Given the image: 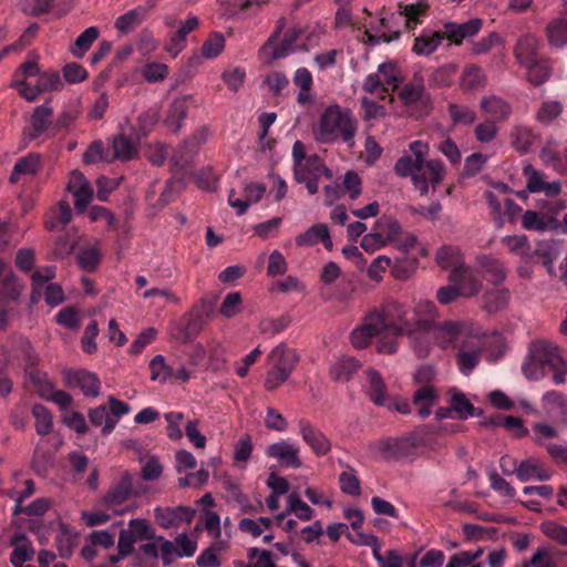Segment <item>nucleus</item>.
I'll list each match as a JSON object with an SVG mask.
<instances>
[{"label":"nucleus","mask_w":567,"mask_h":567,"mask_svg":"<svg viewBox=\"0 0 567 567\" xmlns=\"http://www.w3.org/2000/svg\"><path fill=\"white\" fill-rule=\"evenodd\" d=\"M486 76L482 68L472 64L466 66L461 75L460 85L465 91L477 90L485 83Z\"/></svg>","instance_id":"8fccbe9b"},{"label":"nucleus","mask_w":567,"mask_h":567,"mask_svg":"<svg viewBox=\"0 0 567 567\" xmlns=\"http://www.w3.org/2000/svg\"><path fill=\"white\" fill-rule=\"evenodd\" d=\"M540 48V39L532 32H525L518 37L513 54L517 63L524 66L539 60Z\"/></svg>","instance_id":"6ab92c4d"},{"label":"nucleus","mask_w":567,"mask_h":567,"mask_svg":"<svg viewBox=\"0 0 567 567\" xmlns=\"http://www.w3.org/2000/svg\"><path fill=\"white\" fill-rule=\"evenodd\" d=\"M154 528L145 518H132L127 527L120 532L117 540V555L111 556L112 563H117L134 551V546L138 540L154 538Z\"/></svg>","instance_id":"9d476101"},{"label":"nucleus","mask_w":567,"mask_h":567,"mask_svg":"<svg viewBox=\"0 0 567 567\" xmlns=\"http://www.w3.org/2000/svg\"><path fill=\"white\" fill-rule=\"evenodd\" d=\"M502 244L514 255L524 261H530L534 257L530 241L526 235H508L502 238Z\"/></svg>","instance_id":"58836bf2"},{"label":"nucleus","mask_w":567,"mask_h":567,"mask_svg":"<svg viewBox=\"0 0 567 567\" xmlns=\"http://www.w3.org/2000/svg\"><path fill=\"white\" fill-rule=\"evenodd\" d=\"M299 434L316 456H324L331 451V442L326 434L307 420L298 421Z\"/></svg>","instance_id":"f3484780"},{"label":"nucleus","mask_w":567,"mask_h":567,"mask_svg":"<svg viewBox=\"0 0 567 567\" xmlns=\"http://www.w3.org/2000/svg\"><path fill=\"white\" fill-rule=\"evenodd\" d=\"M450 405L452 406L453 412H455L461 420H466L475 415V408L464 393L456 389H452L450 390Z\"/></svg>","instance_id":"864d4df0"},{"label":"nucleus","mask_w":567,"mask_h":567,"mask_svg":"<svg viewBox=\"0 0 567 567\" xmlns=\"http://www.w3.org/2000/svg\"><path fill=\"white\" fill-rule=\"evenodd\" d=\"M266 192L262 184H249L245 187V198L235 197V190L231 189L228 196V203L231 207L237 209L238 215H243L248 209L249 205L257 203L261 199Z\"/></svg>","instance_id":"7c9ffc66"},{"label":"nucleus","mask_w":567,"mask_h":567,"mask_svg":"<svg viewBox=\"0 0 567 567\" xmlns=\"http://www.w3.org/2000/svg\"><path fill=\"white\" fill-rule=\"evenodd\" d=\"M412 155H404L395 164V173L402 177L411 176L415 188L422 194L429 193L430 185L433 189L442 182L445 168L437 159L425 161L429 146L422 141L410 144Z\"/></svg>","instance_id":"7ed1b4c3"},{"label":"nucleus","mask_w":567,"mask_h":567,"mask_svg":"<svg viewBox=\"0 0 567 567\" xmlns=\"http://www.w3.org/2000/svg\"><path fill=\"white\" fill-rule=\"evenodd\" d=\"M365 391L373 403L381 406L392 408V402L388 396L386 385L380 373L373 369L365 372Z\"/></svg>","instance_id":"cd10ccee"},{"label":"nucleus","mask_w":567,"mask_h":567,"mask_svg":"<svg viewBox=\"0 0 567 567\" xmlns=\"http://www.w3.org/2000/svg\"><path fill=\"white\" fill-rule=\"evenodd\" d=\"M89 419L93 425L102 426L103 434H110L116 426L111 416L110 410L104 405H100L92 410Z\"/></svg>","instance_id":"0e129e2a"},{"label":"nucleus","mask_w":567,"mask_h":567,"mask_svg":"<svg viewBox=\"0 0 567 567\" xmlns=\"http://www.w3.org/2000/svg\"><path fill=\"white\" fill-rule=\"evenodd\" d=\"M371 457L377 460L398 458L396 437H386L372 442L368 447Z\"/></svg>","instance_id":"de8ad7c7"},{"label":"nucleus","mask_w":567,"mask_h":567,"mask_svg":"<svg viewBox=\"0 0 567 567\" xmlns=\"http://www.w3.org/2000/svg\"><path fill=\"white\" fill-rule=\"evenodd\" d=\"M435 260L442 269L461 268L464 266L463 255L457 246L446 245L437 249Z\"/></svg>","instance_id":"79ce46f5"},{"label":"nucleus","mask_w":567,"mask_h":567,"mask_svg":"<svg viewBox=\"0 0 567 567\" xmlns=\"http://www.w3.org/2000/svg\"><path fill=\"white\" fill-rule=\"evenodd\" d=\"M302 169L306 177H321L327 176L328 178H331V172L326 167L324 163L318 155H310L306 159L305 164H302L299 168H296V171Z\"/></svg>","instance_id":"e2e57ef3"},{"label":"nucleus","mask_w":567,"mask_h":567,"mask_svg":"<svg viewBox=\"0 0 567 567\" xmlns=\"http://www.w3.org/2000/svg\"><path fill=\"white\" fill-rule=\"evenodd\" d=\"M193 515L194 512L185 506L156 507L154 509V517L164 529L178 527L183 523H190Z\"/></svg>","instance_id":"412c9836"},{"label":"nucleus","mask_w":567,"mask_h":567,"mask_svg":"<svg viewBox=\"0 0 567 567\" xmlns=\"http://www.w3.org/2000/svg\"><path fill=\"white\" fill-rule=\"evenodd\" d=\"M146 17L144 7H136L120 16L115 21V28L123 34L132 32L137 28Z\"/></svg>","instance_id":"49530a36"},{"label":"nucleus","mask_w":567,"mask_h":567,"mask_svg":"<svg viewBox=\"0 0 567 567\" xmlns=\"http://www.w3.org/2000/svg\"><path fill=\"white\" fill-rule=\"evenodd\" d=\"M554 565L555 560L553 550L549 547H539L529 560L524 561L516 567H554Z\"/></svg>","instance_id":"338daca9"},{"label":"nucleus","mask_w":567,"mask_h":567,"mask_svg":"<svg viewBox=\"0 0 567 567\" xmlns=\"http://www.w3.org/2000/svg\"><path fill=\"white\" fill-rule=\"evenodd\" d=\"M511 301V292L507 288L497 287L487 290L482 296V307L488 313H497L504 310Z\"/></svg>","instance_id":"473e14b6"},{"label":"nucleus","mask_w":567,"mask_h":567,"mask_svg":"<svg viewBox=\"0 0 567 567\" xmlns=\"http://www.w3.org/2000/svg\"><path fill=\"white\" fill-rule=\"evenodd\" d=\"M206 141V135L200 132L188 141L184 142L173 154L172 159L176 165L187 164L196 154L199 145Z\"/></svg>","instance_id":"c03bdc74"},{"label":"nucleus","mask_w":567,"mask_h":567,"mask_svg":"<svg viewBox=\"0 0 567 567\" xmlns=\"http://www.w3.org/2000/svg\"><path fill=\"white\" fill-rule=\"evenodd\" d=\"M52 114L53 110L48 101L34 109L27 128V134L30 140H37L49 131Z\"/></svg>","instance_id":"b1692460"},{"label":"nucleus","mask_w":567,"mask_h":567,"mask_svg":"<svg viewBox=\"0 0 567 567\" xmlns=\"http://www.w3.org/2000/svg\"><path fill=\"white\" fill-rule=\"evenodd\" d=\"M534 255L538 256L543 260V265L546 267L550 276L556 275L555 261L560 254V244L557 240H543L537 244V248L533 251Z\"/></svg>","instance_id":"e433bc0d"},{"label":"nucleus","mask_w":567,"mask_h":567,"mask_svg":"<svg viewBox=\"0 0 567 567\" xmlns=\"http://www.w3.org/2000/svg\"><path fill=\"white\" fill-rule=\"evenodd\" d=\"M429 0H416L412 3H399L398 13L404 18L406 29L413 30L423 23L430 11Z\"/></svg>","instance_id":"a878e982"},{"label":"nucleus","mask_w":567,"mask_h":567,"mask_svg":"<svg viewBox=\"0 0 567 567\" xmlns=\"http://www.w3.org/2000/svg\"><path fill=\"white\" fill-rule=\"evenodd\" d=\"M475 265L483 280L488 281L493 286H499L505 281L507 271L499 259L491 256H481L476 259Z\"/></svg>","instance_id":"5701e85b"},{"label":"nucleus","mask_w":567,"mask_h":567,"mask_svg":"<svg viewBox=\"0 0 567 567\" xmlns=\"http://www.w3.org/2000/svg\"><path fill=\"white\" fill-rule=\"evenodd\" d=\"M380 72L381 81L385 87V90H394L396 89L403 81L401 70L396 65V63L392 61H386L381 63L378 66Z\"/></svg>","instance_id":"603ef678"},{"label":"nucleus","mask_w":567,"mask_h":567,"mask_svg":"<svg viewBox=\"0 0 567 567\" xmlns=\"http://www.w3.org/2000/svg\"><path fill=\"white\" fill-rule=\"evenodd\" d=\"M64 380L69 388L79 389L85 396L95 398L100 394L101 382L93 372L69 370L64 372Z\"/></svg>","instance_id":"a211bd4d"},{"label":"nucleus","mask_w":567,"mask_h":567,"mask_svg":"<svg viewBox=\"0 0 567 567\" xmlns=\"http://www.w3.org/2000/svg\"><path fill=\"white\" fill-rule=\"evenodd\" d=\"M266 455L278 462L285 468H299L301 466L300 446L291 441L281 440L267 446Z\"/></svg>","instance_id":"dca6fc26"},{"label":"nucleus","mask_w":567,"mask_h":567,"mask_svg":"<svg viewBox=\"0 0 567 567\" xmlns=\"http://www.w3.org/2000/svg\"><path fill=\"white\" fill-rule=\"evenodd\" d=\"M293 84L299 89L297 102L300 105L311 104L315 100L312 94L313 78L307 68H298L293 74Z\"/></svg>","instance_id":"72a5a7b5"},{"label":"nucleus","mask_w":567,"mask_h":567,"mask_svg":"<svg viewBox=\"0 0 567 567\" xmlns=\"http://www.w3.org/2000/svg\"><path fill=\"white\" fill-rule=\"evenodd\" d=\"M100 31L96 27L85 29L74 41L71 52L76 58H82L99 38Z\"/></svg>","instance_id":"4d7b16f0"},{"label":"nucleus","mask_w":567,"mask_h":567,"mask_svg":"<svg viewBox=\"0 0 567 567\" xmlns=\"http://www.w3.org/2000/svg\"><path fill=\"white\" fill-rule=\"evenodd\" d=\"M72 219V210L70 205L62 200L52 207L47 215V228L50 230H60L65 227Z\"/></svg>","instance_id":"37998d69"},{"label":"nucleus","mask_w":567,"mask_h":567,"mask_svg":"<svg viewBox=\"0 0 567 567\" xmlns=\"http://www.w3.org/2000/svg\"><path fill=\"white\" fill-rule=\"evenodd\" d=\"M482 111L496 121H505L512 114L511 105L496 95L486 96L481 102Z\"/></svg>","instance_id":"4c0bfd02"},{"label":"nucleus","mask_w":567,"mask_h":567,"mask_svg":"<svg viewBox=\"0 0 567 567\" xmlns=\"http://www.w3.org/2000/svg\"><path fill=\"white\" fill-rule=\"evenodd\" d=\"M545 365L551 369L555 384L566 382L567 359L563 350L549 341L536 340L530 344L522 371L528 380L537 381L545 375Z\"/></svg>","instance_id":"20e7f679"},{"label":"nucleus","mask_w":567,"mask_h":567,"mask_svg":"<svg viewBox=\"0 0 567 567\" xmlns=\"http://www.w3.org/2000/svg\"><path fill=\"white\" fill-rule=\"evenodd\" d=\"M339 485L344 494L358 496L361 493V483L358 473L351 466L347 465L346 470L339 475Z\"/></svg>","instance_id":"bf43d9fd"},{"label":"nucleus","mask_w":567,"mask_h":567,"mask_svg":"<svg viewBox=\"0 0 567 567\" xmlns=\"http://www.w3.org/2000/svg\"><path fill=\"white\" fill-rule=\"evenodd\" d=\"M567 207L566 200L545 202L542 210H526L522 216V227L533 231H557L561 225L558 215Z\"/></svg>","instance_id":"6e6552de"},{"label":"nucleus","mask_w":567,"mask_h":567,"mask_svg":"<svg viewBox=\"0 0 567 567\" xmlns=\"http://www.w3.org/2000/svg\"><path fill=\"white\" fill-rule=\"evenodd\" d=\"M55 277L54 266H44L37 269L31 276V301L38 302L44 291V300L51 307L61 305L65 297L63 289L58 284L50 282Z\"/></svg>","instance_id":"1a4fd4ad"},{"label":"nucleus","mask_w":567,"mask_h":567,"mask_svg":"<svg viewBox=\"0 0 567 567\" xmlns=\"http://www.w3.org/2000/svg\"><path fill=\"white\" fill-rule=\"evenodd\" d=\"M13 550L11 554V564L14 567L24 565L34 556V549L31 542L23 535L19 534L12 539Z\"/></svg>","instance_id":"ea45409f"},{"label":"nucleus","mask_w":567,"mask_h":567,"mask_svg":"<svg viewBox=\"0 0 567 567\" xmlns=\"http://www.w3.org/2000/svg\"><path fill=\"white\" fill-rule=\"evenodd\" d=\"M66 189L74 197L75 210L83 213L93 198V189L85 176L79 171H73L70 174Z\"/></svg>","instance_id":"aec40b11"},{"label":"nucleus","mask_w":567,"mask_h":567,"mask_svg":"<svg viewBox=\"0 0 567 567\" xmlns=\"http://www.w3.org/2000/svg\"><path fill=\"white\" fill-rule=\"evenodd\" d=\"M41 167V155L37 153H29L28 155L19 158L13 166L10 175V182L16 184L23 177L34 176Z\"/></svg>","instance_id":"2f4dec72"},{"label":"nucleus","mask_w":567,"mask_h":567,"mask_svg":"<svg viewBox=\"0 0 567 567\" xmlns=\"http://www.w3.org/2000/svg\"><path fill=\"white\" fill-rule=\"evenodd\" d=\"M548 45L553 49L567 47V18L553 19L545 28Z\"/></svg>","instance_id":"f704fd0d"},{"label":"nucleus","mask_w":567,"mask_h":567,"mask_svg":"<svg viewBox=\"0 0 567 567\" xmlns=\"http://www.w3.org/2000/svg\"><path fill=\"white\" fill-rule=\"evenodd\" d=\"M449 280L450 284L457 285L462 298L475 297L483 289V278L475 264L453 269Z\"/></svg>","instance_id":"ddd939ff"},{"label":"nucleus","mask_w":567,"mask_h":567,"mask_svg":"<svg viewBox=\"0 0 567 567\" xmlns=\"http://www.w3.org/2000/svg\"><path fill=\"white\" fill-rule=\"evenodd\" d=\"M375 311L382 321V331L388 332L378 340L377 351L381 354H394L399 350V337L406 336L411 342L414 352L419 357H425L429 353L427 344L416 340L412 319L409 317L406 306L396 299H389L379 307L371 309Z\"/></svg>","instance_id":"f03ea898"},{"label":"nucleus","mask_w":567,"mask_h":567,"mask_svg":"<svg viewBox=\"0 0 567 567\" xmlns=\"http://www.w3.org/2000/svg\"><path fill=\"white\" fill-rule=\"evenodd\" d=\"M360 362L353 357H342L330 369L331 377L336 381H347L358 371Z\"/></svg>","instance_id":"09e8293b"},{"label":"nucleus","mask_w":567,"mask_h":567,"mask_svg":"<svg viewBox=\"0 0 567 567\" xmlns=\"http://www.w3.org/2000/svg\"><path fill=\"white\" fill-rule=\"evenodd\" d=\"M483 28V20L481 18H473L468 21L457 23L446 21L443 23V33L447 42V47H460L465 40L468 42L476 37Z\"/></svg>","instance_id":"4468645a"},{"label":"nucleus","mask_w":567,"mask_h":567,"mask_svg":"<svg viewBox=\"0 0 567 567\" xmlns=\"http://www.w3.org/2000/svg\"><path fill=\"white\" fill-rule=\"evenodd\" d=\"M439 318V311L433 301L429 299H417L413 303L412 322L417 341H422L423 334H429L431 328Z\"/></svg>","instance_id":"2eb2a0df"},{"label":"nucleus","mask_w":567,"mask_h":567,"mask_svg":"<svg viewBox=\"0 0 567 567\" xmlns=\"http://www.w3.org/2000/svg\"><path fill=\"white\" fill-rule=\"evenodd\" d=\"M563 112V105L558 101H545L539 106L536 113V120L544 124H550L555 118H557Z\"/></svg>","instance_id":"69168bd1"},{"label":"nucleus","mask_w":567,"mask_h":567,"mask_svg":"<svg viewBox=\"0 0 567 567\" xmlns=\"http://www.w3.org/2000/svg\"><path fill=\"white\" fill-rule=\"evenodd\" d=\"M142 137L137 132L130 134L125 127H122L121 133L113 141L114 157L120 161L134 158L137 155L138 143Z\"/></svg>","instance_id":"393cba45"},{"label":"nucleus","mask_w":567,"mask_h":567,"mask_svg":"<svg viewBox=\"0 0 567 567\" xmlns=\"http://www.w3.org/2000/svg\"><path fill=\"white\" fill-rule=\"evenodd\" d=\"M517 478L522 482L528 481H547L551 477V473L536 457H529L514 468Z\"/></svg>","instance_id":"c85d7f7f"},{"label":"nucleus","mask_w":567,"mask_h":567,"mask_svg":"<svg viewBox=\"0 0 567 567\" xmlns=\"http://www.w3.org/2000/svg\"><path fill=\"white\" fill-rule=\"evenodd\" d=\"M436 398L437 393L432 385L421 386L413 396V403L416 406L417 415L421 417L429 416L432 412Z\"/></svg>","instance_id":"a18cd8bd"},{"label":"nucleus","mask_w":567,"mask_h":567,"mask_svg":"<svg viewBox=\"0 0 567 567\" xmlns=\"http://www.w3.org/2000/svg\"><path fill=\"white\" fill-rule=\"evenodd\" d=\"M545 414L556 423L567 425V398L557 391H548L542 398Z\"/></svg>","instance_id":"4be33fe9"},{"label":"nucleus","mask_w":567,"mask_h":567,"mask_svg":"<svg viewBox=\"0 0 567 567\" xmlns=\"http://www.w3.org/2000/svg\"><path fill=\"white\" fill-rule=\"evenodd\" d=\"M328 229L326 224H316L296 237V245L299 247L315 246L320 243Z\"/></svg>","instance_id":"052dcab7"},{"label":"nucleus","mask_w":567,"mask_h":567,"mask_svg":"<svg viewBox=\"0 0 567 567\" xmlns=\"http://www.w3.org/2000/svg\"><path fill=\"white\" fill-rule=\"evenodd\" d=\"M382 321L375 311L369 310L360 324L350 333V342L353 348L361 350L368 348L372 340L383 333Z\"/></svg>","instance_id":"f8f14e48"},{"label":"nucleus","mask_w":567,"mask_h":567,"mask_svg":"<svg viewBox=\"0 0 567 567\" xmlns=\"http://www.w3.org/2000/svg\"><path fill=\"white\" fill-rule=\"evenodd\" d=\"M375 226L378 231L383 234V238L385 239L386 244L395 240L401 234V226L398 220L389 216H382L379 218L375 223Z\"/></svg>","instance_id":"774afa93"},{"label":"nucleus","mask_w":567,"mask_h":567,"mask_svg":"<svg viewBox=\"0 0 567 567\" xmlns=\"http://www.w3.org/2000/svg\"><path fill=\"white\" fill-rule=\"evenodd\" d=\"M433 340L441 349L457 348V365L462 374L470 375L485 353L488 361H495L504 349L501 333L486 332L480 324L471 321H451L431 328L423 334L422 342L430 348Z\"/></svg>","instance_id":"f257e3e1"},{"label":"nucleus","mask_w":567,"mask_h":567,"mask_svg":"<svg viewBox=\"0 0 567 567\" xmlns=\"http://www.w3.org/2000/svg\"><path fill=\"white\" fill-rule=\"evenodd\" d=\"M301 34V31L299 29H291L289 30L281 43L277 47H275V44H272V50L269 51V53L267 55H259L260 59L267 63V64H271L274 61L278 60V59H282V58H286L289 53H291L293 51V44L295 42L297 41V39L300 37Z\"/></svg>","instance_id":"c9c22d12"},{"label":"nucleus","mask_w":567,"mask_h":567,"mask_svg":"<svg viewBox=\"0 0 567 567\" xmlns=\"http://www.w3.org/2000/svg\"><path fill=\"white\" fill-rule=\"evenodd\" d=\"M267 360L270 368L267 371L264 386L267 391H274L289 379L299 357L295 350L280 343L269 352Z\"/></svg>","instance_id":"423d86ee"},{"label":"nucleus","mask_w":567,"mask_h":567,"mask_svg":"<svg viewBox=\"0 0 567 567\" xmlns=\"http://www.w3.org/2000/svg\"><path fill=\"white\" fill-rule=\"evenodd\" d=\"M511 136L514 146L520 152H527L538 137L530 127L524 125L513 127Z\"/></svg>","instance_id":"5fc2aeb1"},{"label":"nucleus","mask_w":567,"mask_h":567,"mask_svg":"<svg viewBox=\"0 0 567 567\" xmlns=\"http://www.w3.org/2000/svg\"><path fill=\"white\" fill-rule=\"evenodd\" d=\"M32 415L35 419V431L39 435H45L51 432L53 419L50 411L41 404H34Z\"/></svg>","instance_id":"680f3d73"},{"label":"nucleus","mask_w":567,"mask_h":567,"mask_svg":"<svg viewBox=\"0 0 567 567\" xmlns=\"http://www.w3.org/2000/svg\"><path fill=\"white\" fill-rule=\"evenodd\" d=\"M287 513L293 514L302 522H309L315 515V511L303 502L298 493H290L287 497Z\"/></svg>","instance_id":"6e6d98bb"},{"label":"nucleus","mask_w":567,"mask_h":567,"mask_svg":"<svg viewBox=\"0 0 567 567\" xmlns=\"http://www.w3.org/2000/svg\"><path fill=\"white\" fill-rule=\"evenodd\" d=\"M357 131V123L348 109L338 104L328 106L321 114L318 125L313 128V136L319 143H333L338 140L352 142Z\"/></svg>","instance_id":"39448f33"},{"label":"nucleus","mask_w":567,"mask_h":567,"mask_svg":"<svg viewBox=\"0 0 567 567\" xmlns=\"http://www.w3.org/2000/svg\"><path fill=\"white\" fill-rule=\"evenodd\" d=\"M505 39L495 31L489 32L478 40H471L468 42V53L472 56H482L491 52L497 45H504Z\"/></svg>","instance_id":"a19ab883"},{"label":"nucleus","mask_w":567,"mask_h":567,"mask_svg":"<svg viewBox=\"0 0 567 567\" xmlns=\"http://www.w3.org/2000/svg\"><path fill=\"white\" fill-rule=\"evenodd\" d=\"M444 40L443 30L435 31L425 28L415 37L412 51L416 55L429 56L442 45Z\"/></svg>","instance_id":"bb28decb"},{"label":"nucleus","mask_w":567,"mask_h":567,"mask_svg":"<svg viewBox=\"0 0 567 567\" xmlns=\"http://www.w3.org/2000/svg\"><path fill=\"white\" fill-rule=\"evenodd\" d=\"M151 380L158 383H166L173 379V369L166 363L162 354L155 355L150 362Z\"/></svg>","instance_id":"13d9d810"},{"label":"nucleus","mask_w":567,"mask_h":567,"mask_svg":"<svg viewBox=\"0 0 567 567\" xmlns=\"http://www.w3.org/2000/svg\"><path fill=\"white\" fill-rule=\"evenodd\" d=\"M140 494V482H135V477L125 472L104 494L102 505L112 511L114 515H124L134 509L133 506L125 505V503Z\"/></svg>","instance_id":"0eeeda50"},{"label":"nucleus","mask_w":567,"mask_h":567,"mask_svg":"<svg viewBox=\"0 0 567 567\" xmlns=\"http://www.w3.org/2000/svg\"><path fill=\"white\" fill-rule=\"evenodd\" d=\"M25 378L42 399L55 403L62 410H66L71 405V395L65 391L56 390L47 372L30 368L25 370Z\"/></svg>","instance_id":"9b49d317"},{"label":"nucleus","mask_w":567,"mask_h":567,"mask_svg":"<svg viewBox=\"0 0 567 567\" xmlns=\"http://www.w3.org/2000/svg\"><path fill=\"white\" fill-rule=\"evenodd\" d=\"M526 70V79L534 85L545 83L551 73V69L546 60H537L523 66Z\"/></svg>","instance_id":"3c124183"},{"label":"nucleus","mask_w":567,"mask_h":567,"mask_svg":"<svg viewBox=\"0 0 567 567\" xmlns=\"http://www.w3.org/2000/svg\"><path fill=\"white\" fill-rule=\"evenodd\" d=\"M509 187L504 183L494 184L484 193L493 219L503 218V208L508 200Z\"/></svg>","instance_id":"c756f323"}]
</instances>
